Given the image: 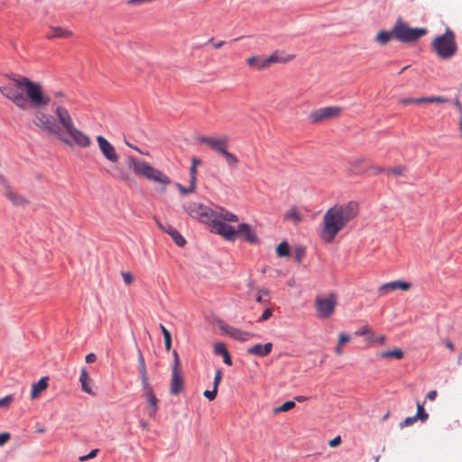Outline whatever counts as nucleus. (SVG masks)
<instances>
[{
	"mask_svg": "<svg viewBox=\"0 0 462 462\" xmlns=\"http://www.w3.org/2000/svg\"><path fill=\"white\" fill-rule=\"evenodd\" d=\"M10 82L0 85V92L20 109L26 110L29 107L42 109L51 103V97L43 93L39 82L15 75L10 77Z\"/></svg>",
	"mask_w": 462,
	"mask_h": 462,
	"instance_id": "f257e3e1",
	"label": "nucleus"
},
{
	"mask_svg": "<svg viewBox=\"0 0 462 462\" xmlns=\"http://www.w3.org/2000/svg\"><path fill=\"white\" fill-rule=\"evenodd\" d=\"M359 214V205L356 201L336 204L327 210L323 217L321 240L331 244L337 235L343 230Z\"/></svg>",
	"mask_w": 462,
	"mask_h": 462,
	"instance_id": "f03ea898",
	"label": "nucleus"
},
{
	"mask_svg": "<svg viewBox=\"0 0 462 462\" xmlns=\"http://www.w3.org/2000/svg\"><path fill=\"white\" fill-rule=\"evenodd\" d=\"M125 164L131 169L135 175L144 177L154 182L162 183L164 186L163 190L166 189V185L171 182L170 178L160 170L134 156H128L125 161Z\"/></svg>",
	"mask_w": 462,
	"mask_h": 462,
	"instance_id": "7ed1b4c3",
	"label": "nucleus"
},
{
	"mask_svg": "<svg viewBox=\"0 0 462 462\" xmlns=\"http://www.w3.org/2000/svg\"><path fill=\"white\" fill-rule=\"evenodd\" d=\"M432 49L439 59L452 58L457 51L454 32L448 28L444 34L437 36L432 42Z\"/></svg>",
	"mask_w": 462,
	"mask_h": 462,
	"instance_id": "20e7f679",
	"label": "nucleus"
},
{
	"mask_svg": "<svg viewBox=\"0 0 462 462\" xmlns=\"http://www.w3.org/2000/svg\"><path fill=\"white\" fill-rule=\"evenodd\" d=\"M428 32L425 28H411L403 22L402 17H398L393 24V34L395 40L406 44L417 42L422 36Z\"/></svg>",
	"mask_w": 462,
	"mask_h": 462,
	"instance_id": "39448f33",
	"label": "nucleus"
},
{
	"mask_svg": "<svg viewBox=\"0 0 462 462\" xmlns=\"http://www.w3.org/2000/svg\"><path fill=\"white\" fill-rule=\"evenodd\" d=\"M183 209L192 218L198 219L201 223L209 225L217 211H214L202 203L189 201L183 204Z\"/></svg>",
	"mask_w": 462,
	"mask_h": 462,
	"instance_id": "423d86ee",
	"label": "nucleus"
},
{
	"mask_svg": "<svg viewBox=\"0 0 462 462\" xmlns=\"http://www.w3.org/2000/svg\"><path fill=\"white\" fill-rule=\"evenodd\" d=\"M173 365L171 369V379L170 393L172 395L180 394L184 389V378L180 373V360L176 350H173Z\"/></svg>",
	"mask_w": 462,
	"mask_h": 462,
	"instance_id": "0eeeda50",
	"label": "nucleus"
},
{
	"mask_svg": "<svg viewBox=\"0 0 462 462\" xmlns=\"http://www.w3.org/2000/svg\"><path fill=\"white\" fill-rule=\"evenodd\" d=\"M337 304V298L334 294H329L327 297H317L315 300V307L320 319L329 318L335 311Z\"/></svg>",
	"mask_w": 462,
	"mask_h": 462,
	"instance_id": "6e6552de",
	"label": "nucleus"
},
{
	"mask_svg": "<svg viewBox=\"0 0 462 462\" xmlns=\"http://www.w3.org/2000/svg\"><path fill=\"white\" fill-rule=\"evenodd\" d=\"M209 225L216 234L220 235L227 241L234 242L237 238L236 229L229 224L217 219V212Z\"/></svg>",
	"mask_w": 462,
	"mask_h": 462,
	"instance_id": "1a4fd4ad",
	"label": "nucleus"
},
{
	"mask_svg": "<svg viewBox=\"0 0 462 462\" xmlns=\"http://www.w3.org/2000/svg\"><path fill=\"white\" fill-rule=\"evenodd\" d=\"M197 140L199 143L206 144L214 152L222 154L227 149L230 138L228 135L223 134L218 138L199 136Z\"/></svg>",
	"mask_w": 462,
	"mask_h": 462,
	"instance_id": "9d476101",
	"label": "nucleus"
},
{
	"mask_svg": "<svg viewBox=\"0 0 462 462\" xmlns=\"http://www.w3.org/2000/svg\"><path fill=\"white\" fill-rule=\"evenodd\" d=\"M66 133L69 135L71 141L67 138H62L61 135L60 137L65 143L69 144V146L76 144L79 147L86 148L91 143L90 138L82 131L76 128L75 125H73L72 128L66 130Z\"/></svg>",
	"mask_w": 462,
	"mask_h": 462,
	"instance_id": "9b49d317",
	"label": "nucleus"
},
{
	"mask_svg": "<svg viewBox=\"0 0 462 462\" xmlns=\"http://www.w3.org/2000/svg\"><path fill=\"white\" fill-rule=\"evenodd\" d=\"M342 108L339 106H326L311 111L310 119L311 123L317 124L327 119L335 118L339 116Z\"/></svg>",
	"mask_w": 462,
	"mask_h": 462,
	"instance_id": "f8f14e48",
	"label": "nucleus"
},
{
	"mask_svg": "<svg viewBox=\"0 0 462 462\" xmlns=\"http://www.w3.org/2000/svg\"><path fill=\"white\" fill-rule=\"evenodd\" d=\"M281 60L276 53L269 57L252 56L246 60V64L258 70L268 68L271 64L280 62Z\"/></svg>",
	"mask_w": 462,
	"mask_h": 462,
	"instance_id": "ddd939ff",
	"label": "nucleus"
},
{
	"mask_svg": "<svg viewBox=\"0 0 462 462\" xmlns=\"http://www.w3.org/2000/svg\"><path fill=\"white\" fill-rule=\"evenodd\" d=\"M0 182L5 188V196L12 202L15 207H23L29 204V201L21 194L14 192L10 183L0 174Z\"/></svg>",
	"mask_w": 462,
	"mask_h": 462,
	"instance_id": "4468645a",
	"label": "nucleus"
},
{
	"mask_svg": "<svg viewBox=\"0 0 462 462\" xmlns=\"http://www.w3.org/2000/svg\"><path fill=\"white\" fill-rule=\"evenodd\" d=\"M97 142L102 154L107 161L113 163L118 162L119 156L115 147L104 136L97 135Z\"/></svg>",
	"mask_w": 462,
	"mask_h": 462,
	"instance_id": "2eb2a0df",
	"label": "nucleus"
},
{
	"mask_svg": "<svg viewBox=\"0 0 462 462\" xmlns=\"http://www.w3.org/2000/svg\"><path fill=\"white\" fill-rule=\"evenodd\" d=\"M237 237H242L245 242L257 245L260 243V239L255 232V230L246 223L239 224L236 229Z\"/></svg>",
	"mask_w": 462,
	"mask_h": 462,
	"instance_id": "dca6fc26",
	"label": "nucleus"
},
{
	"mask_svg": "<svg viewBox=\"0 0 462 462\" xmlns=\"http://www.w3.org/2000/svg\"><path fill=\"white\" fill-rule=\"evenodd\" d=\"M365 162H366L365 158H357V159H355V160L349 162L350 170L355 173L368 172V171H371L372 174H374V175H378L380 173H386L385 168H383L380 166H375V165H370L366 170L360 169V165Z\"/></svg>",
	"mask_w": 462,
	"mask_h": 462,
	"instance_id": "f3484780",
	"label": "nucleus"
},
{
	"mask_svg": "<svg viewBox=\"0 0 462 462\" xmlns=\"http://www.w3.org/2000/svg\"><path fill=\"white\" fill-rule=\"evenodd\" d=\"M157 225L161 230L164 231L165 233L171 236V237L173 239L174 243L177 245L182 247L186 245L185 238L180 234V232L177 229L172 227L171 225H163L159 221H157Z\"/></svg>",
	"mask_w": 462,
	"mask_h": 462,
	"instance_id": "a211bd4d",
	"label": "nucleus"
},
{
	"mask_svg": "<svg viewBox=\"0 0 462 462\" xmlns=\"http://www.w3.org/2000/svg\"><path fill=\"white\" fill-rule=\"evenodd\" d=\"M55 114L59 119V122L63 126L65 131L72 128L74 124H73L72 118L66 107L58 106L55 109Z\"/></svg>",
	"mask_w": 462,
	"mask_h": 462,
	"instance_id": "6ab92c4d",
	"label": "nucleus"
},
{
	"mask_svg": "<svg viewBox=\"0 0 462 462\" xmlns=\"http://www.w3.org/2000/svg\"><path fill=\"white\" fill-rule=\"evenodd\" d=\"M273 350V344L268 342L264 345L255 344L247 349L248 355L257 356L260 357L267 356Z\"/></svg>",
	"mask_w": 462,
	"mask_h": 462,
	"instance_id": "aec40b11",
	"label": "nucleus"
},
{
	"mask_svg": "<svg viewBox=\"0 0 462 462\" xmlns=\"http://www.w3.org/2000/svg\"><path fill=\"white\" fill-rule=\"evenodd\" d=\"M411 287L410 282H402V281H394L387 283H383L380 286L379 291L382 294L387 293L390 291H395V290H402L407 291Z\"/></svg>",
	"mask_w": 462,
	"mask_h": 462,
	"instance_id": "412c9836",
	"label": "nucleus"
},
{
	"mask_svg": "<svg viewBox=\"0 0 462 462\" xmlns=\"http://www.w3.org/2000/svg\"><path fill=\"white\" fill-rule=\"evenodd\" d=\"M223 330L229 335L232 338L244 342L246 341L248 337L252 334L246 331H243L239 328L231 327V326H226L222 328Z\"/></svg>",
	"mask_w": 462,
	"mask_h": 462,
	"instance_id": "4be33fe9",
	"label": "nucleus"
},
{
	"mask_svg": "<svg viewBox=\"0 0 462 462\" xmlns=\"http://www.w3.org/2000/svg\"><path fill=\"white\" fill-rule=\"evenodd\" d=\"M214 353L217 356H223V361L227 365H232L231 356L223 342H217L214 345Z\"/></svg>",
	"mask_w": 462,
	"mask_h": 462,
	"instance_id": "5701e85b",
	"label": "nucleus"
},
{
	"mask_svg": "<svg viewBox=\"0 0 462 462\" xmlns=\"http://www.w3.org/2000/svg\"><path fill=\"white\" fill-rule=\"evenodd\" d=\"M79 382L81 383V389L85 393L95 395L93 389L90 387L91 379L87 372V369L83 367L80 372Z\"/></svg>",
	"mask_w": 462,
	"mask_h": 462,
	"instance_id": "b1692460",
	"label": "nucleus"
},
{
	"mask_svg": "<svg viewBox=\"0 0 462 462\" xmlns=\"http://www.w3.org/2000/svg\"><path fill=\"white\" fill-rule=\"evenodd\" d=\"M284 220L291 221L294 225H298L303 220V216L297 207H291L284 215Z\"/></svg>",
	"mask_w": 462,
	"mask_h": 462,
	"instance_id": "393cba45",
	"label": "nucleus"
},
{
	"mask_svg": "<svg viewBox=\"0 0 462 462\" xmlns=\"http://www.w3.org/2000/svg\"><path fill=\"white\" fill-rule=\"evenodd\" d=\"M43 131L48 132L49 134H52L58 136H60V129L58 125L55 123L53 116L50 115L45 116V123Z\"/></svg>",
	"mask_w": 462,
	"mask_h": 462,
	"instance_id": "a878e982",
	"label": "nucleus"
},
{
	"mask_svg": "<svg viewBox=\"0 0 462 462\" xmlns=\"http://www.w3.org/2000/svg\"><path fill=\"white\" fill-rule=\"evenodd\" d=\"M72 32L69 30H66L62 27L57 26V27H51L50 32L47 33L48 39H52L55 37L58 38H69Z\"/></svg>",
	"mask_w": 462,
	"mask_h": 462,
	"instance_id": "bb28decb",
	"label": "nucleus"
},
{
	"mask_svg": "<svg viewBox=\"0 0 462 462\" xmlns=\"http://www.w3.org/2000/svg\"><path fill=\"white\" fill-rule=\"evenodd\" d=\"M392 39H395L393 27L390 31L381 30L375 36L376 42L381 45H386Z\"/></svg>",
	"mask_w": 462,
	"mask_h": 462,
	"instance_id": "cd10ccee",
	"label": "nucleus"
},
{
	"mask_svg": "<svg viewBox=\"0 0 462 462\" xmlns=\"http://www.w3.org/2000/svg\"><path fill=\"white\" fill-rule=\"evenodd\" d=\"M48 387V377L41 378L37 383L32 384L31 397L35 399L38 395Z\"/></svg>",
	"mask_w": 462,
	"mask_h": 462,
	"instance_id": "c85d7f7f",
	"label": "nucleus"
},
{
	"mask_svg": "<svg viewBox=\"0 0 462 462\" xmlns=\"http://www.w3.org/2000/svg\"><path fill=\"white\" fill-rule=\"evenodd\" d=\"M144 397L146 398L149 403V416H155L158 410L159 400L157 399L154 393H151V395H144Z\"/></svg>",
	"mask_w": 462,
	"mask_h": 462,
	"instance_id": "c756f323",
	"label": "nucleus"
},
{
	"mask_svg": "<svg viewBox=\"0 0 462 462\" xmlns=\"http://www.w3.org/2000/svg\"><path fill=\"white\" fill-rule=\"evenodd\" d=\"M217 219L222 220L224 222H238V217L232 212L221 209V212H217Z\"/></svg>",
	"mask_w": 462,
	"mask_h": 462,
	"instance_id": "7c9ffc66",
	"label": "nucleus"
},
{
	"mask_svg": "<svg viewBox=\"0 0 462 462\" xmlns=\"http://www.w3.org/2000/svg\"><path fill=\"white\" fill-rule=\"evenodd\" d=\"M221 155L225 158L226 164L230 168L235 169L238 166L239 159L234 153L229 152L227 149Z\"/></svg>",
	"mask_w": 462,
	"mask_h": 462,
	"instance_id": "2f4dec72",
	"label": "nucleus"
},
{
	"mask_svg": "<svg viewBox=\"0 0 462 462\" xmlns=\"http://www.w3.org/2000/svg\"><path fill=\"white\" fill-rule=\"evenodd\" d=\"M115 171H116V177L121 180H123L124 182L127 183V184H131V182L133 181V179L131 178L130 174L125 171V169L122 167V166H116L115 168Z\"/></svg>",
	"mask_w": 462,
	"mask_h": 462,
	"instance_id": "473e14b6",
	"label": "nucleus"
},
{
	"mask_svg": "<svg viewBox=\"0 0 462 462\" xmlns=\"http://www.w3.org/2000/svg\"><path fill=\"white\" fill-rule=\"evenodd\" d=\"M379 356L382 358H396V359H402L403 357V351L400 348H395L393 350H387L381 352L379 354Z\"/></svg>",
	"mask_w": 462,
	"mask_h": 462,
	"instance_id": "72a5a7b5",
	"label": "nucleus"
},
{
	"mask_svg": "<svg viewBox=\"0 0 462 462\" xmlns=\"http://www.w3.org/2000/svg\"><path fill=\"white\" fill-rule=\"evenodd\" d=\"M141 377V383L143 386V396L144 395H151V393H154L153 389L149 382L148 374L144 375H140Z\"/></svg>",
	"mask_w": 462,
	"mask_h": 462,
	"instance_id": "f704fd0d",
	"label": "nucleus"
},
{
	"mask_svg": "<svg viewBox=\"0 0 462 462\" xmlns=\"http://www.w3.org/2000/svg\"><path fill=\"white\" fill-rule=\"evenodd\" d=\"M290 245L287 242H282L276 247V254L279 257H287L290 255Z\"/></svg>",
	"mask_w": 462,
	"mask_h": 462,
	"instance_id": "c9c22d12",
	"label": "nucleus"
},
{
	"mask_svg": "<svg viewBox=\"0 0 462 462\" xmlns=\"http://www.w3.org/2000/svg\"><path fill=\"white\" fill-rule=\"evenodd\" d=\"M138 356V372L140 375L147 374V369L145 365V360L141 349H137Z\"/></svg>",
	"mask_w": 462,
	"mask_h": 462,
	"instance_id": "e433bc0d",
	"label": "nucleus"
},
{
	"mask_svg": "<svg viewBox=\"0 0 462 462\" xmlns=\"http://www.w3.org/2000/svg\"><path fill=\"white\" fill-rule=\"evenodd\" d=\"M295 405L296 404H295V402L293 401H287L283 404H282L281 406L276 407L273 410V413L277 414L279 412L289 411L292 410L295 407Z\"/></svg>",
	"mask_w": 462,
	"mask_h": 462,
	"instance_id": "4c0bfd02",
	"label": "nucleus"
},
{
	"mask_svg": "<svg viewBox=\"0 0 462 462\" xmlns=\"http://www.w3.org/2000/svg\"><path fill=\"white\" fill-rule=\"evenodd\" d=\"M415 416L419 420L422 422L426 421L429 418V414L425 411L423 404H421L420 402H417V413Z\"/></svg>",
	"mask_w": 462,
	"mask_h": 462,
	"instance_id": "58836bf2",
	"label": "nucleus"
},
{
	"mask_svg": "<svg viewBox=\"0 0 462 462\" xmlns=\"http://www.w3.org/2000/svg\"><path fill=\"white\" fill-rule=\"evenodd\" d=\"M196 186H197L196 184H193V181H189V187H185L180 183L176 184L177 189L183 195L193 193L196 189Z\"/></svg>",
	"mask_w": 462,
	"mask_h": 462,
	"instance_id": "ea45409f",
	"label": "nucleus"
},
{
	"mask_svg": "<svg viewBox=\"0 0 462 462\" xmlns=\"http://www.w3.org/2000/svg\"><path fill=\"white\" fill-rule=\"evenodd\" d=\"M46 114L40 111L35 113L33 123L40 129L43 130Z\"/></svg>",
	"mask_w": 462,
	"mask_h": 462,
	"instance_id": "a19ab883",
	"label": "nucleus"
},
{
	"mask_svg": "<svg viewBox=\"0 0 462 462\" xmlns=\"http://www.w3.org/2000/svg\"><path fill=\"white\" fill-rule=\"evenodd\" d=\"M305 248L303 246H297L294 251V258L298 263H300L305 256Z\"/></svg>",
	"mask_w": 462,
	"mask_h": 462,
	"instance_id": "79ce46f5",
	"label": "nucleus"
},
{
	"mask_svg": "<svg viewBox=\"0 0 462 462\" xmlns=\"http://www.w3.org/2000/svg\"><path fill=\"white\" fill-rule=\"evenodd\" d=\"M405 171H406L405 166L399 165V166L386 169V173H393L397 176H402V175H403Z\"/></svg>",
	"mask_w": 462,
	"mask_h": 462,
	"instance_id": "37998d69",
	"label": "nucleus"
},
{
	"mask_svg": "<svg viewBox=\"0 0 462 462\" xmlns=\"http://www.w3.org/2000/svg\"><path fill=\"white\" fill-rule=\"evenodd\" d=\"M217 389L213 387V389L210 391L206 390L203 394L208 401H214L217 395Z\"/></svg>",
	"mask_w": 462,
	"mask_h": 462,
	"instance_id": "c03bdc74",
	"label": "nucleus"
},
{
	"mask_svg": "<svg viewBox=\"0 0 462 462\" xmlns=\"http://www.w3.org/2000/svg\"><path fill=\"white\" fill-rule=\"evenodd\" d=\"M419 420L416 416L407 417L404 420L400 423L401 428L408 427L412 425L415 421Z\"/></svg>",
	"mask_w": 462,
	"mask_h": 462,
	"instance_id": "a18cd8bd",
	"label": "nucleus"
},
{
	"mask_svg": "<svg viewBox=\"0 0 462 462\" xmlns=\"http://www.w3.org/2000/svg\"><path fill=\"white\" fill-rule=\"evenodd\" d=\"M221 379H222V372L220 369H217L216 371V374H215V378H214V383H213V387L215 389H217L218 390V385L221 382Z\"/></svg>",
	"mask_w": 462,
	"mask_h": 462,
	"instance_id": "49530a36",
	"label": "nucleus"
},
{
	"mask_svg": "<svg viewBox=\"0 0 462 462\" xmlns=\"http://www.w3.org/2000/svg\"><path fill=\"white\" fill-rule=\"evenodd\" d=\"M14 400L13 395H7L4 398L0 399V407L5 408L7 407Z\"/></svg>",
	"mask_w": 462,
	"mask_h": 462,
	"instance_id": "de8ad7c7",
	"label": "nucleus"
},
{
	"mask_svg": "<svg viewBox=\"0 0 462 462\" xmlns=\"http://www.w3.org/2000/svg\"><path fill=\"white\" fill-rule=\"evenodd\" d=\"M272 315H273L272 309H270V308L266 309L263 312L262 316L259 318L258 322H263V321L269 319L272 317Z\"/></svg>",
	"mask_w": 462,
	"mask_h": 462,
	"instance_id": "09e8293b",
	"label": "nucleus"
},
{
	"mask_svg": "<svg viewBox=\"0 0 462 462\" xmlns=\"http://www.w3.org/2000/svg\"><path fill=\"white\" fill-rule=\"evenodd\" d=\"M449 99L441 96L430 97V103H448Z\"/></svg>",
	"mask_w": 462,
	"mask_h": 462,
	"instance_id": "8fccbe9b",
	"label": "nucleus"
},
{
	"mask_svg": "<svg viewBox=\"0 0 462 462\" xmlns=\"http://www.w3.org/2000/svg\"><path fill=\"white\" fill-rule=\"evenodd\" d=\"M197 167L191 166L189 169V181H193V184L197 185Z\"/></svg>",
	"mask_w": 462,
	"mask_h": 462,
	"instance_id": "3c124183",
	"label": "nucleus"
},
{
	"mask_svg": "<svg viewBox=\"0 0 462 462\" xmlns=\"http://www.w3.org/2000/svg\"><path fill=\"white\" fill-rule=\"evenodd\" d=\"M98 452V449H93L91 450L88 455H85V456H81L79 457V460L80 461H86V460H88L90 458H93L97 456V453Z\"/></svg>",
	"mask_w": 462,
	"mask_h": 462,
	"instance_id": "603ef678",
	"label": "nucleus"
},
{
	"mask_svg": "<svg viewBox=\"0 0 462 462\" xmlns=\"http://www.w3.org/2000/svg\"><path fill=\"white\" fill-rule=\"evenodd\" d=\"M122 276H123L124 282L126 285H130L134 281L133 275L128 272L122 273Z\"/></svg>",
	"mask_w": 462,
	"mask_h": 462,
	"instance_id": "864d4df0",
	"label": "nucleus"
},
{
	"mask_svg": "<svg viewBox=\"0 0 462 462\" xmlns=\"http://www.w3.org/2000/svg\"><path fill=\"white\" fill-rule=\"evenodd\" d=\"M341 442H342L341 437L337 436L336 438H334L328 441V445L331 448H336V447L339 446L341 444Z\"/></svg>",
	"mask_w": 462,
	"mask_h": 462,
	"instance_id": "5fc2aeb1",
	"label": "nucleus"
},
{
	"mask_svg": "<svg viewBox=\"0 0 462 462\" xmlns=\"http://www.w3.org/2000/svg\"><path fill=\"white\" fill-rule=\"evenodd\" d=\"M11 438L10 433L8 432H3L0 434V446H3Z\"/></svg>",
	"mask_w": 462,
	"mask_h": 462,
	"instance_id": "6e6d98bb",
	"label": "nucleus"
},
{
	"mask_svg": "<svg viewBox=\"0 0 462 462\" xmlns=\"http://www.w3.org/2000/svg\"><path fill=\"white\" fill-rule=\"evenodd\" d=\"M349 340H350V336H348L345 333H340L339 338H338V345L342 346L343 344L347 343Z\"/></svg>",
	"mask_w": 462,
	"mask_h": 462,
	"instance_id": "4d7b16f0",
	"label": "nucleus"
},
{
	"mask_svg": "<svg viewBox=\"0 0 462 462\" xmlns=\"http://www.w3.org/2000/svg\"><path fill=\"white\" fill-rule=\"evenodd\" d=\"M160 328L162 330L164 339L171 338L170 331L162 324H160Z\"/></svg>",
	"mask_w": 462,
	"mask_h": 462,
	"instance_id": "13d9d810",
	"label": "nucleus"
},
{
	"mask_svg": "<svg viewBox=\"0 0 462 462\" xmlns=\"http://www.w3.org/2000/svg\"><path fill=\"white\" fill-rule=\"evenodd\" d=\"M453 104L456 106V107H457V112H458L459 116H460L462 115V105H461V102L459 101L458 97H457L454 99Z\"/></svg>",
	"mask_w": 462,
	"mask_h": 462,
	"instance_id": "bf43d9fd",
	"label": "nucleus"
},
{
	"mask_svg": "<svg viewBox=\"0 0 462 462\" xmlns=\"http://www.w3.org/2000/svg\"><path fill=\"white\" fill-rule=\"evenodd\" d=\"M213 41H214V38H210L208 40V43H212V45H213V47L215 49L221 48L225 44L224 41H220V42H213Z\"/></svg>",
	"mask_w": 462,
	"mask_h": 462,
	"instance_id": "052dcab7",
	"label": "nucleus"
},
{
	"mask_svg": "<svg viewBox=\"0 0 462 462\" xmlns=\"http://www.w3.org/2000/svg\"><path fill=\"white\" fill-rule=\"evenodd\" d=\"M97 360V356L94 353H90L86 356V362L88 364L94 363Z\"/></svg>",
	"mask_w": 462,
	"mask_h": 462,
	"instance_id": "680f3d73",
	"label": "nucleus"
},
{
	"mask_svg": "<svg viewBox=\"0 0 462 462\" xmlns=\"http://www.w3.org/2000/svg\"><path fill=\"white\" fill-rule=\"evenodd\" d=\"M422 103H430V97H420V98H416L414 100V104H422Z\"/></svg>",
	"mask_w": 462,
	"mask_h": 462,
	"instance_id": "e2e57ef3",
	"label": "nucleus"
},
{
	"mask_svg": "<svg viewBox=\"0 0 462 462\" xmlns=\"http://www.w3.org/2000/svg\"><path fill=\"white\" fill-rule=\"evenodd\" d=\"M437 397V391L436 390H432V391H430L428 393H427V396L426 398L430 401H434Z\"/></svg>",
	"mask_w": 462,
	"mask_h": 462,
	"instance_id": "0e129e2a",
	"label": "nucleus"
},
{
	"mask_svg": "<svg viewBox=\"0 0 462 462\" xmlns=\"http://www.w3.org/2000/svg\"><path fill=\"white\" fill-rule=\"evenodd\" d=\"M370 332V329L368 327H363L360 330L356 331V335L358 336H364Z\"/></svg>",
	"mask_w": 462,
	"mask_h": 462,
	"instance_id": "69168bd1",
	"label": "nucleus"
},
{
	"mask_svg": "<svg viewBox=\"0 0 462 462\" xmlns=\"http://www.w3.org/2000/svg\"><path fill=\"white\" fill-rule=\"evenodd\" d=\"M444 344H445V346H446L448 349H450V350H454L455 346H454L453 342H451L449 339H446V340L444 341Z\"/></svg>",
	"mask_w": 462,
	"mask_h": 462,
	"instance_id": "338daca9",
	"label": "nucleus"
},
{
	"mask_svg": "<svg viewBox=\"0 0 462 462\" xmlns=\"http://www.w3.org/2000/svg\"><path fill=\"white\" fill-rule=\"evenodd\" d=\"M165 349L170 351L171 348V338L164 339Z\"/></svg>",
	"mask_w": 462,
	"mask_h": 462,
	"instance_id": "774afa93",
	"label": "nucleus"
}]
</instances>
